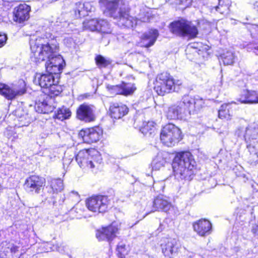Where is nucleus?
I'll return each mask as SVG.
<instances>
[{
    "label": "nucleus",
    "mask_w": 258,
    "mask_h": 258,
    "mask_svg": "<svg viewBox=\"0 0 258 258\" xmlns=\"http://www.w3.org/2000/svg\"><path fill=\"white\" fill-rule=\"evenodd\" d=\"M43 39L39 38L30 41L31 58L36 62L48 60L45 63L47 73L58 74L62 69L63 60L60 55H57L58 46L56 43H43Z\"/></svg>",
    "instance_id": "obj_1"
},
{
    "label": "nucleus",
    "mask_w": 258,
    "mask_h": 258,
    "mask_svg": "<svg viewBox=\"0 0 258 258\" xmlns=\"http://www.w3.org/2000/svg\"><path fill=\"white\" fill-rule=\"evenodd\" d=\"M99 5L104 14L107 16L118 20V25L127 28H133L140 22H147L149 21V16L142 17L137 19L130 16L127 12L123 11L120 6L119 1L99 0Z\"/></svg>",
    "instance_id": "obj_2"
},
{
    "label": "nucleus",
    "mask_w": 258,
    "mask_h": 258,
    "mask_svg": "<svg viewBox=\"0 0 258 258\" xmlns=\"http://www.w3.org/2000/svg\"><path fill=\"white\" fill-rule=\"evenodd\" d=\"M196 161L189 152L177 154L172 163L173 170L176 178L190 180L194 174Z\"/></svg>",
    "instance_id": "obj_3"
},
{
    "label": "nucleus",
    "mask_w": 258,
    "mask_h": 258,
    "mask_svg": "<svg viewBox=\"0 0 258 258\" xmlns=\"http://www.w3.org/2000/svg\"><path fill=\"white\" fill-rule=\"evenodd\" d=\"M182 82L175 80L167 73L159 74L157 78L154 89L158 95L163 96L165 93L178 91Z\"/></svg>",
    "instance_id": "obj_4"
},
{
    "label": "nucleus",
    "mask_w": 258,
    "mask_h": 258,
    "mask_svg": "<svg viewBox=\"0 0 258 258\" xmlns=\"http://www.w3.org/2000/svg\"><path fill=\"white\" fill-rule=\"evenodd\" d=\"M76 160L81 168L98 169L102 162L99 153L94 149L82 150L76 156Z\"/></svg>",
    "instance_id": "obj_5"
},
{
    "label": "nucleus",
    "mask_w": 258,
    "mask_h": 258,
    "mask_svg": "<svg viewBox=\"0 0 258 258\" xmlns=\"http://www.w3.org/2000/svg\"><path fill=\"white\" fill-rule=\"evenodd\" d=\"M170 31L173 34L180 36H187L194 38L198 34V30L196 26L191 22L185 19L175 21L170 25Z\"/></svg>",
    "instance_id": "obj_6"
},
{
    "label": "nucleus",
    "mask_w": 258,
    "mask_h": 258,
    "mask_svg": "<svg viewBox=\"0 0 258 258\" xmlns=\"http://www.w3.org/2000/svg\"><path fill=\"white\" fill-rule=\"evenodd\" d=\"M245 141L253 162L258 161V124H249L246 128Z\"/></svg>",
    "instance_id": "obj_7"
},
{
    "label": "nucleus",
    "mask_w": 258,
    "mask_h": 258,
    "mask_svg": "<svg viewBox=\"0 0 258 258\" xmlns=\"http://www.w3.org/2000/svg\"><path fill=\"white\" fill-rule=\"evenodd\" d=\"M181 132L174 124L169 123L165 125L160 133V140L167 147H172L181 140Z\"/></svg>",
    "instance_id": "obj_8"
},
{
    "label": "nucleus",
    "mask_w": 258,
    "mask_h": 258,
    "mask_svg": "<svg viewBox=\"0 0 258 258\" xmlns=\"http://www.w3.org/2000/svg\"><path fill=\"white\" fill-rule=\"evenodd\" d=\"M26 91V84L23 80H20L11 86L0 84V94L9 100L24 94Z\"/></svg>",
    "instance_id": "obj_9"
},
{
    "label": "nucleus",
    "mask_w": 258,
    "mask_h": 258,
    "mask_svg": "<svg viewBox=\"0 0 258 258\" xmlns=\"http://www.w3.org/2000/svg\"><path fill=\"white\" fill-rule=\"evenodd\" d=\"M108 204L107 197L104 196H92L86 201L87 208L93 212H105L108 208Z\"/></svg>",
    "instance_id": "obj_10"
},
{
    "label": "nucleus",
    "mask_w": 258,
    "mask_h": 258,
    "mask_svg": "<svg viewBox=\"0 0 258 258\" xmlns=\"http://www.w3.org/2000/svg\"><path fill=\"white\" fill-rule=\"evenodd\" d=\"M45 184V180L44 178L32 175L26 179L24 186L28 191L38 194L43 189Z\"/></svg>",
    "instance_id": "obj_11"
},
{
    "label": "nucleus",
    "mask_w": 258,
    "mask_h": 258,
    "mask_svg": "<svg viewBox=\"0 0 258 258\" xmlns=\"http://www.w3.org/2000/svg\"><path fill=\"white\" fill-rule=\"evenodd\" d=\"M162 253L165 256L172 257L178 252L177 240L175 238H166L162 240L161 243Z\"/></svg>",
    "instance_id": "obj_12"
},
{
    "label": "nucleus",
    "mask_w": 258,
    "mask_h": 258,
    "mask_svg": "<svg viewBox=\"0 0 258 258\" xmlns=\"http://www.w3.org/2000/svg\"><path fill=\"white\" fill-rule=\"evenodd\" d=\"M95 108L93 105L83 103L79 106L77 110V118L86 122H89L95 120Z\"/></svg>",
    "instance_id": "obj_13"
},
{
    "label": "nucleus",
    "mask_w": 258,
    "mask_h": 258,
    "mask_svg": "<svg viewBox=\"0 0 258 258\" xmlns=\"http://www.w3.org/2000/svg\"><path fill=\"white\" fill-rule=\"evenodd\" d=\"M102 135V130L99 127H95L82 130L79 134V136L81 137L84 142L91 143L98 141Z\"/></svg>",
    "instance_id": "obj_14"
},
{
    "label": "nucleus",
    "mask_w": 258,
    "mask_h": 258,
    "mask_svg": "<svg viewBox=\"0 0 258 258\" xmlns=\"http://www.w3.org/2000/svg\"><path fill=\"white\" fill-rule=\"evenodd\" d=\"M118 231V225L115 223H112L110 225L97 230L96 236L99 240H107L109 241L116 237Z\"/></svg>",
    "instance_id": "obj_15"
},
{
    "label": "nucleus",
    "mask_w": 258,
    "mask_h": 258,
    "mask_svg": "<svg viewBox=\"0 0 258 258\" xmlns=\"http://www.w3.org/2000/svg\"><path fill=\"white\" fill-rule=\"evenodd\" d=\"M19 247L11 242H3L0 244V257L2 258H16L20 255Z\"/></svg>",
    "instance_id": "obj_16"
},
{
    "label": "nucleus",
    "mask_w": 258,
    "mask_h": 258,
    "mask_svg": "<svg viewBox=\"0 0 258 258\" xmlns=\"http://www.w3.org/2000/svg\"><path fill=\"white\" fill-rule=\"evenodd\" d=\"M30 10V7L25 4L16 7L13 11V20L19 23L27 20L29 18Z\"/></svg>",
    "instance_id": "obj_17"
},
{
    "label": "nucleus",
    "mask_w": 258,
    "mask_h": 258,
    "mask_svg": "<svg viewBox=\"0 0 258 258\" xmlns=\"http://www.w3.org/2000/svg\"><path fill=\"white\" fill-rule=\"evenodd\" d=\"M14 115L16 116L15 125L18 127L28 126L33 120L29 113L22 108H18L13 115Z\"/></svg>",
    "instance_id": "obj_18"
},
{
    "label": "nucleus",
    "mask_w": 258,
    "mask_h": 258,
    "mask_svg": "<svg viewBox=\"0 0 258 258\" xmlns=\"http://www.w3.org/2000/svg\"><path fill=\"white\" fill-rule=\"evenodd\" d=\"M194 231L201 236H205L211 233L212 224L211 222L206 219H200L192 224Z\"/></svg>",
    "instance_id": "obj_19"
},
{
    "label": "nucleus",
    "mask_w": 258,
    "mask_h": 258,
    "mask_svg": "<svg viewBox=\"0 0 258 258\" xmlns=\"http://www.w3.org/2000/svg\"><path fill=\"white\" fill-rule=\"evenodd\" d=\"M111 117L119 119L125 115L128 112L127 107L121 103H112L109 107Z\"/></svg>",
    "instance_id": "obj_20"
},
{
    "label": "nucleus",
    "mask_w": 258,
    "mask_h": 258,
    "mask_svg": "<svg viewBox=\"0 0 258 258\" xmlns=\"http://www.w3.org/2000/svg\"><path fill=\"white\" fill-rule=\"evenodd\" d=\"M51 99L49 96L43 95L42 100H39L35 104V109L37 112L42 113H48L52 112L54 107L51 104Z\"/></svg>",
    "instance_id": "obj_21"
},
{
    "label": "nucleus",
    "mask_w": 258,
    "mask_h": 258,
    "mask_svg": "<svg viewBox=\"0 0 258 258\" xmlns=\"http://www.w3.org/2000/svg\"><path fill=\"white\" fill-rule=\"evenodd\" d=\"M238 100L241 103H258V91L244 90Z\"/></svg>",
    "instance_id": "obj_22"
},
{
    "label": "nucleus",
    "mask_w": 258,
    "mask_h": 258,
    "mask_svg": "<svg viewBox=\"0 0 258 258\" xmlns=\"http://www.w3.org/2000/svg\"><path fill=\"white\" fill-rule=\"evenodd\" d=\"M172 208V205L167 200L162 196L157 197L153 202V210L151 212L155 211H163L168 212Z\"/></svg>",
    "instance_id": "obj_23"
},
{
    "label": "nucleus",
    "mask_w": 258,
    "mask_h": 258,
    "mask_svg": "<svg viewBox=\"0 0 258 258\" xmlns=\"http://www.w3.org/2000/svg\"><path fill=\"white\" fill-rule=\"evenodd\" d=\"M183 109L180 105H173L169 107L165 113L166 117L169 119H182Z\"/></svg>",
    "instance_id": "obj_24"
},
{
    "label": "nucleus",
    "mask_w": 258,
    "mask_h": 258,
    "mask_svg": "<svg viewBox=\"0 0 258 258\" xmlns=\"http://www.w3.org/2000/svg\"><path fill=\"white\" fill-rule=\"evenodd\" d=\"M158 32L157 30H150L145 33L142 38V46L149 47L153 45L158 36Z\"/></svg>",
    "instance_id": "obj_25"
},
{
    "label": "nucleus",
    "mask_w": 258,
    "mask_h": 258,
    "mask_svg": "<svg viewBox=\"0 0 258 258\" xmlns=\"http://www.w3.org/2000/svg\"><path fill=\"white\" fill-rule=\"evenodd\" d=\"M53 73L42 74L38 77V83L41 88L47 89L54 83Z\"/></svg>",
    "instance_id": "obj_26"
},
{
    "label": "nucleus",
    "mask_w": 258,
    "mask_h": 258,
    "mask_svg": "<svg viewBox=\"0 0 258 258\" xmlns=\"http://www.w3.org/2000/svg\"><path fill=\"white\" fill-rule=\"evenodd\" d=\"M235 103H228L222 104L219 110V117L222 119H229L233 115L232 105Z\"/></svg>",
    "instance_id": "obj_27"
},
{
    "label": "nucleus",
    "mask_w": 258,
    "mask_h": 258,
    "mask_svg": "<svg viewBox=\"0 0 258 258\" xmlns=\"http://www.w3.org/2000/svg\"><path fill=\"white\" fill-rule=\"evenodd\" d=\"M103 34H111L112 28L110 24L105 19H99L97 31Z\"/></svg>",
    "instance_id": "obj_28"
},
{
    "label": "nucleus",
    "mask_w": 258,
    "mask_h": 258,
    "mask_svg": "<svg viewBox=\"0 0 258 258\" xmlns=\"http://www.w3.org/2000/svg\"><path fill=\"white\" fill-rule=\"evenodd\" d=\"M230 2L228 0H219V5L216 10L224 16L228 15L230 12Z\"/></svg>",
    "instance_id": "obj_29"
},
{
    "label": "nucleus",
    "mask_w": 258,
    "mask_h": 258,
    "mask_svg": "<svg viewBox=\"0 0 258 258\" xmlns=\"http://www.w3.org/2000/svg\"><path fill=\"white\" fill-rule=\"evenodd\" d=\"M195 99V97H192L188 95H184L179 105L181 107L182 105H184L189 110V113H190L192 110Z\"/></svg>",
    "instance_id": "obj_30"
},
{
    "label": "nucleus",
    "mask_w": 258,
    "mask_h": 258,
    "mask_svg": "<svg viewBox=\"0 0 258 258\" xmlns=\"http://www.w3.org/2000/svg\"><path fill=\"white\" fill-rule=\"evenodd\" d=\"M43 246V252H48L50 250H57L59 252H63L64 251V246L63 245V243H57L55 245H53L51 247V244L49 242H46L42 244Z\"/></svg>",
    "instance_id": "obj_31"
},
{
    "label": "nucleus",
    "mask_w": 258,
    "mask_h": 258,
    "mask_svg": "<svg viewBox=\"0 0 258 258\" xmlns=\"http://www.w3.org/2000/svg\"><path fill=\"white\" fill-rule=\"evenodd\" d=\"M166 161L165 158L161 155L158 154L153 160L152 163V168L153 170H158L163 167Z\"/></svg>",
    "instance_id": "obj_32"
},
{
    "label": "nucleus",
    "mask_w": 258,
    "mask_h": 258,
    "mask_svg": "<svg viewBox=\"0 0 258 258\" xmlns=\"http://www.w3.org/2000/svg\"><path fill=\"white\" fill-rule=\"evenodd\" d=\"M221 59L224 64L230 65L235 61L236 56L233 52L227 51L221 55Z\"/></svg>",
    "instance_id": "obj_33"
},
{
    "label": "nucleus",
    "mask_w": 258,
    "mask_h": 258,
    "mask_svg": "<svg viewBox=\"0 0 258 258\" xmlns=\"http://www.w3.org/2000/svg\"><path fill=\"white\" fill-rule=\"evenodd\" d=\"M72 112L69 108L62 107L58 109L55 115L56 118L63 120L69 118Z\"/></svg>",
    "instance_id": "obj_34"
},
{
    "label": "nucleus",
    "mask_w": 258,
    "mask_h": 258,
    "mask_svg": "<svg viewBox=\"0 0 258 258\" xmlns=\"http://www.w3.org/2000/svg\"><path fill=\"white\" fill-rule=\"evenodd\" d=\"M99 23V19H92L90 20H86L83 22V27L86 30H89L91 31H97V26Z\"/></svg>",
    "instance_id": "obj_35"
},
{
    "label": "nucleus",
    "mask_w": 258,
    "mask_h": 258,
    "mask_svg": "<svg viewBox=\"0 0 258 258\" xmlns=\"http://www.w3.org/2000/svg\"><path fill=\"white\" fill-rule=\"evenodd\" d=\"M141 131L145 135L148 133L151 135L154 133L155 130V123L153 121H145L143 123V125L141 127Z\"/></svg>",
    "instance_id": "obj_36"
},
{
    "label": "nucleus",
    "mask_w": 258,
    "mask_h": 258,
    "mask_svg": "<svg viewBox=\"0 0 258 258\" xmlns=\"http://www.w3.org/2000/svg\"><path fill=\"white\" fill-rule=\"evenodd\" d=\"M122 95L127 96L132 94L136 90V87L134 84L131 83H124L121 84Z\"/></svg>",
    "instance_id": "obj_37"
},
{
    "label": "nucleus",
    "mask_w": 258,
    "mask_h": 258,
    "mask_svg": "<svg viewBox=\"0 0 258 258\" xmlns=\"http://www.w3.org/2000/svg\"><path fill=\"white\" fill-rule=\"evenodd\" d=\"M57 83V81H55L53 85L47 88L48 89V93L50 98L53 96H58L62 92L61 86L58 85Z\"/></svg>",
    "instance_id": "obj_38"
},
{
    "label": "nucleus",
    "mask_w": 258,
    "mask_h": 258,
    "mask_svg": "<svg viewBox=\"0 0 258 258\" xmlns=\"http://www.w3.org/2000/svg\"><path fill=\"white\" fill-rule=\"evenodd\" d=\"M193 49V53H197L198 55H203L205 51H206V47L203 46L201 43H194L191 44L188 47V49Z\"/></svg>",
    "instance_id": "obj_39"
},
{
    "label": "nucleus",
    "mask_w": 258,
    "mask_h": 258,
    "mask_svg": "<svg viewBox=\"0 0 258 258\" xmlns=\"http://www.w3.org/2000/svg\"><path fill=\"white\" fill-rule=\"evenodd\" d=\"M95 61L99 68H106L112 62L110 59L105 58L101 55H98L95 57Z\"/></svg>",
    "instance_id": "obj_40"
},
{
    "label": "nucleus",
    "mask_w": 258,
    "mask_h": 258,
    "mask_svg": "<svg viewBox=\"0 0 258 258\" xmlns=\"http://www.w3.org/2000/svg\"><path fill=\"white\" fill-rule=\"evenodd\" d=\"M51 187L53 192L61 191L63 188V183L60 179H53L51 182Z\"/></svg>",
    "instance_id": "obj_41"
},
{
    "label": "nucleus",
    "mask_w": 258,
    "mask_h": 258,
    "mask_svg": "<svg viewBox=\"0 0 258 258\" xmlns=\"http://www.w3.org/2000/svg\"><path fill=\"white\" fill-rule=\"evenodd\" d=\"M116 251L117 255L119 258H125L128 253V249L126 245L122 243L118 244Z\"/></svg>",
    "instance_id": "obj_42"
},
{
    "label": "nucleus",
    "mask_w": 258,
    "mask_h": 258,
    "mask_svg": "<svg viewBox=\"0 0 258 258\" xmlns=\"http://www.w3.org/2000/svg\"><path fill=\"white\" fill-rule=\"evenodd\" d=\"M107 90L109 92L110 94L115 95H122V90H121V86L120 85H107L106 86Z\"/></svg>",
    "instance_id": "obj_43"
},
{
    "label": "nucleus",
    "mask_w": 258,
    "mask_h": 258,
    "mask_svg": "<svg viewBox=\"0 0 258 258\" xmlns=\"http://www.w3.org/2000/svg\"><path fill=\"white\" fill-rule=\"evenodd\" d=\"M204 105V101L203 99L200 98L199 97H195L192 111H199L201 108H202Z\"/></svg>",
    "instance_id": "obj_44"
},
{
    "label": "nucleus",
    "mask_w": 258,
    "mask_h": 258,
    "mask_svg": "<svg viewBox=\"0 0 258 258\" xmlns=\"http://www.w3.org/2000/svg\"><path fill=\"white\" fill-rule=\"evenodd\" d=\"M9 167L6 165H1L0 166V173L4 175L9 174Z\"/></svg>",
    "instance_id": "obj_45"
},
{
    "label": "nucleus",
    "mask_w": 258,
    "mask_h": 258,
    "mask_svg": "<svg viewBox=\"0 0 258 258\" xmlns=\"http://www.w3.org/2000/svg\"><path fill=\"white\" fill-rule=\"evenodd\" d=\"M7 40V36L5 34L0 33V48L4 46Z\"/></svg>",
    "instance_id": "obj_46"
},
{
    "label": "nucleus",
    "mask_w": 258,
    "mask_h": 258,
    "mask_svg": "<svg viewBox=\"0 0 258 258\" xmlns=\"http://www.w3.org/2000/svg\"><path fill=\"white\" fill-rule=\"evenodd\" d=\"M70 197L76 202H78L80 200L79 194L77 191H72L70 194Z\"/></svg>",
    "instance_id": "obj_47"
},
{
    "label": "nucleus",
    "mask_w": 258,
    "mask_h": 258,
    "mask_svg": "<svg viewBox=\"0 0 258 258\" xmlns=\"http://www.w3.org/2000/svg\"><path fill=\"white\" fill-rule=\"evenodd\" d=\"M192 0H180V1H178V5H182L185 7H188L191 3Z\"/></svg>",
    "instance_id": "obj_48"
},
{
    "label": "nucleus",
    "mask_w": 258,
    "mask_h": 258,
    "mask_svg": "<svg viewBox=\"0 0 258 258\" xmlns=\"http://www.w3.org/2000/svg\"><path fill=\"white\" fill-rule=\"evenodd\" d=\"M75 14L77 17H81L85 15L82 11H81L79 9L78 10V14H77V11H75Z\"/></svg>",
    "instance_id": "obj_49"
},
{
    "label": "nucleus",
    "mask_w": 258,
    "mask_h": 258,
    "mask_svg": "<svg viewBox=\"0 0 258 258\" xmlns=\"http://www.w3.org/2000/svg\"><path fill=\"white\" fill-rule=\"evenodd\" d=\"M168 1L170 4L178 5V3H177V0H169ZM178 1H180V0H178Z\"/></svg>",
    "instance_id": "obj_50"
},
{
    "label": "nucleus",
    "mask_w": 258,
    "mask_h": 258,
    "mask_svg": "<svg viewBox=\"0 0 258 258\" xmlns=\"http://www.w3.org/2000/svg\"><path fill=\"white\" fill-rule=\"evenodd\" d=\"M89 5V4L88 3H86L84 4H79V7L80 8H82V7H85L86 8H87V7Z\"/></svg>",
    "instance_id": "obj_51"
},
{
    "label": "nucleus",
    "mask_w": 258,
    "mask_h": 258,
    "mask_svg": "<svg viewBox=\"0 0 258 258\" xmlns=\"http://www.w3.org/2000/svg\"><path fill=\"white\" fill-rule=\"evenodd\" d=\"M254 9L258 11V0H257L253 4Z\"/></svg>",
    "instance_id": "obj_52"
},
{
    "label": "nucleus",
    "mask_w": 258,
    "mask_h": 258,
    "mask_svg": "<svg viewBox=\"0 0 258 258\" xmlns=\"http://www.w3.org/2000/svg\"><path fill=\"white\" fill-rule=\"evenodd\" d=\"M56 156L54 155H49L48 156V158L50 161H53L55 159Z\"/></svg>",
    "instance_id": "obj_53"
},
{
    "label": "nucleus",
    "mask_w": 258,
    "mask_h": 258,
    "mask_svg": "<svg viewBox=\"0 0 258 258\" xmlns=\"http://www.w3.org/2000/svg\"><path fill=\"white\" fill-rule=\"evenodd\" d=\"M254 53L258 55V45L254 47Z\"/></svg>",
    "instance_id": "obj_54"
},
{
    "label": "nucleus",
    "mask_w": 258,
    "mask_h": 258,
    "mask_svg": "<svg viewBox=\"0 0 258 258\" xmlns=\"http://www.w3.org/2000/svg\"><path fill=\"white\" fill-rule=\"evenodd\" d=\"M204 22L203 21H201V22H199V25H201V24H204Z\"/></svg>",
    "instance_id": "obj_55"
},
{
    "label": "nucleus",
    "mask_w": 258,
    "mask_h": 258,
    "mask_svg": "<svg viewBox=\"0 0 258 258\" xmlns=\"http://www.w3.org/2000/svg\"><path fill=\"white\" fill-rule=\"evenodd\" d=\"M149 214V212H147L146 213V214L143 216V218H145L147 215H148Z\"/></svg>",
    "instance_id": "obj_56"
},
{
    "label": "nucleus",
    "mask_w": 258,
    "mask_h": 258,
    "mask_svg": "<svg viewBox=\"0 0 258 258\" xmlns=\"http://www.w3.org/2000/svg\"><path fill=\"white\" fill-rule=\"evenodd\" d=\"M2 189V185L0 184V191H1Z\"/></svg>",
    "instance_id": "obj_57"
},
{
    "label": "nucleus",
    "mask_w": 258,
    "mask_h": 258,
    "mask_svg": "<svg viewBox=\"0 0 258 258\" xmlns=\"http://www.w3.org/2000/svg\"><path fill=\"white\" fill-rule=\"evenodd\" d=\"M206 25H207V26L209 25V24L207 22L206 23Z\"/></svg>",
    "instance_id": "obj_58"
}]
</instances>
